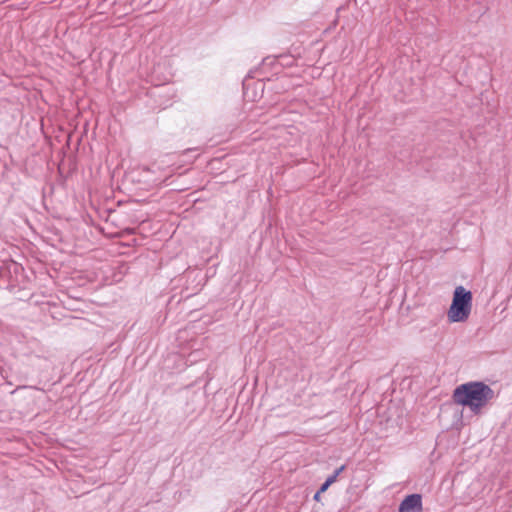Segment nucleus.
Masks as SVG:
<instances>
[{
  "label": "nucleus",
  "mask_w": 512,
  "mask_h": 512,
  "mask_svg": "<svg viewBox=\"0 0 512 512\" xmlns=\"http://www.w3.org/2000/svg\"><path fill=\"white\" fill-rule=\"evenodd\" d=\"M493 389L482 381H470L457 386L453 391L456 404L468 407L474 415H479L494 398Z\"/></svg>",
  "instance_id": "nucleus-1"
},
{
  "label": "nucleus",
  "mask_w": 512,
  "mask_h": 512,
  "mask_svg": "<svg viewBox=\"0 0 512 512\" xmlns=\"http://www.w3.org/2000/svg\"><path fill=\"white\" fill-rule=\"evenodd\" d=\"M472 308V293L463 286H457L453 293L452 303L447 312L450 322H464L468 319Z\"/></svg>",
  "instance_id": "nucleus-2"
},
{
  "label": "nucleus",
  "mask_w": 512,
  "mask_h": 512,
  "mask_svg": "<svg viewBox=\"0 0 512 512\" xmlns=\"http://www.w3.org/2000/svg\"><path fill=\"white\" fill-rule=\"evenodd\" d=\"M22 267L15 262L0 263V289L10 292L16 291L18 288V274Z\"/></svg>",
  "instance_id": "nucleus-3"
},
{
  "label": "nucleus",
  "mask_w": 512,
  "mask_h": 512,
  "mask_svg": "<svg viewBox=\"0 0 512 512\" xmlns=\"http://www.w3.org/2000/svg\"><path fill=\"white\" fill-rule=\"evenodd\" d=\"M398 512H423L422 495L418 493L407 495L400 502Z\"/></svg>",
  "instance_id": "nucleus-4"
},
{
  "label": "nucleus",
  "mask_w": 512,
  "mask_h": 512,
  "mask_svg": "<svg viewBox=\"0 0 512 512\" xmlns=\"http://www.w3.org/2000/svg\"><path fill=\"white\" fill-rule=\"evenodd\" d=\"M97 231L103 235H105L108 238H118L122 237L123 234H133L136 231V226L128 227L125 230H120L119 226H95Z\"/></svg>",
  "instance_id": "nucleus-5"
},
{
  "label": "nucleus",
  "mask_w": 512,
  "mask_h": 512,
  "mask_svg": "<svg viewBox=\"0 0 512 512\" xmlns=\"http://www.w3.org/2000/svg\"><path fill=\"white\" fill-rule=\"evenodd\" d=\"M185 276L187 279L193 278V281L197 280V284L191 288L192 293H197L198 291H200L205 284L206 275H203L201 271H187Z\"/></svg>",
  "instance_id": "nucleus-6"
},
{
  "label": "nucleus",
  "mask_w": 512,
  "mask_h": 512,
  "mask_svg": "<svg viewBox=\"0 0 512 512\" xmlns=\"http://www.w3.org/2000/svg\"><path fill=\"white\" fill-rule=\"evenodd\" d=\"M345 465L337 468L332 475H330L320 486V492H325L336 480L337 477L344 471Z\"/></svg>",
  "instance_id": "nucleus-7"
},
{
  "label": "nucleus",
  "mask_w": 512,
  "mask_h": 512,
  "mask_svg": "<svg viewBox=\"0 0 512 512\" xmlns=\"http://www.w3.org/2000/svg\"><path fill=\"white\" fill-rule=\"evenodd\" d=\"M322 493L323 492H320V488H319L318 491L314 494L313 499L315 501H319L320 500V496H321Z\"/></svg>",
  "instance_id": "nucleus-8"
}]
</instances>
